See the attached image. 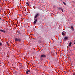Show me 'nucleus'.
Returning <instances> with one entry per match:
<instances>
[{
	"mask_svg": "<svg viewBox=\"0 0 75 75\" xmlns=\"http://www.w3.org/2000/svg\"><path fill=\"white\" fill-rule=\"evenodd\" d=\"M73 75H75V73H74V74H73Z\"/></svg>",
	"mask_w": 75,
	"mask_h": 75,
	"instance_id": "16",
	"label": "nucleus"
},
{
	"mask_svg": "<svg viewBox=\"0 0 75 75\" xmlns=\"http://www.w3.org/2000/svg\"><path fill=\"white\" fill-rule=\"evenodd\" d=\"M37 20L36 19V20H35V21H34V23H33L34 24H36V23H37Z\"/></svg>",
	"mask_w": 75,
	"mask_h": 75,
	"instance_id": "4",
	"label": "nucleus"
},
{
	"mask_svg": "<svg viewBox=\"0 0 75 75\" xmlns=\"http://www.w3.org/2000/svg\"><path fill=\"white\" fill-rule=\"evenodd\" d=\"M62 35L63 36H64V35H65V34H64V33H63V32H62Z\"/></svg>",
	"mask_w": 75,
	"mask_h": 75,
	"instance_id": "11",
	"label": "nucleus"
},
{
	"mask_svg": "<svg viewBox=\"0 0 75 75\" xmlns=\"http://www.w3.org/2000/svg\"><path fill=\"white\" fill-rule=\"evenodd\" d=\"M0 31H1V32H2V33H6V31L5 30H3L1 29L0 30Z\"/></svg>",
	"mask_w": 75,
	"mask_h": 75,
	"instance_id": "3",
	"label": "nucleus"
},
{
	"mask_svg": "<svg viewBox=\"0 0 75 75\" xmlns=\"http://www.w3.org/2000/svg\"><path fill=\"white\" fill-rule=\"evenodd\" d=\"M40 14L39 13H37L36 15L35 16V18H37V17L38 16V15Z\"/></svg>",
	"mask_w": 75,
	"mask_h": 75,
	"instance_id": "2",
	"label": "nucleus"
},
{
	"mask_svg": "<svg viewBox=\"0 0 75 75\" xmlns=\"http://www.w3.org/2000/svg\"><path fill=\"white\" fill-rule=\"evenodd\" d=\"M71 44H72V42H71L70 43H69V47H70V46H71Z\"/></svg>",
	"mask_w": 75,
	"mask_h": 75,
	"instance_id": "6",
	"label": "nucleus"
},
{
	"mask_svg": "<svg viewBox=\"0 0 75 75\" xmlns=\"http://www.w3.org/2000/svg\"><path fill=\"white\" fill-rule=\"evenodd\" d=\"M1 64V63H0V64Z\"/></svg>",
	"mask_w": 75,
	"mask_h": 75,
	"instance_id": "20",
	"label": "nucleus"
},
{
	"mask_svg": "<svg viewBox=\"0 0 75 75\" xmlns=\"http://www.w3.org/2000/svg\"><path fill=\"white\" fill-rule=\"evenodd\" d=\"M63 4H64V5L65 6H66L67 5V4H66L65 3V2H63Z\"/></svg>",
	"mask_w": 75,
	"mask_h": 75,
	"instance_id": "13",
	"label": "nucleus"
},
{
	"mask_svg": "<svg viewBox=\"0 0 75 75\" xmlns=\"http://www.w3.org/2000/svg\"><path fill=\"white\" fill-rule=\"evenodd\" d=\"M74 44H75V40H74Z\"/></svg>",
	"mask_w": 75,
	"mask_h": 75,
	"instance_id": "17",
	"label": "nucleus"
},
{
	"mask_svg": "<svg viewBox=\"0 0 75 75\" xmlns=\"http://www.w3.org/2000/svg\"><path fill=\"white\" fill-rule=\"evenodd\" d=\"M1 45H2V43H1V42L0 43V46H1Z\"/></svg>",
	"mask_w": 75,
	"mask_h": 75,
	"instance_id": "14",
	"label": "nucleus"
},
{
	"mask_svg": "<svg viewBox=\"0 0 75 75\" xmlns=\"http://www.w3.org/2000/svg\"><path fill=\"white\" fill-rule=\"evenodd\" d=\"M1 18H0V20H1Z\"/></svg>",
	"mask_w": 75,
	"mask_h": 75,
	"instance_id": "18",
	"label": "nucleus"
},
{
	"mask_svg": "<svg viewBox=\"0 0 75 75\" xmlns=\"http://www.w3.org/2000/svg\"><path fill=\"white\" fill-rule=\"evenodd\" d=\"M26 4L28 5V6H29V4H28V3L27 2L26 3Z\"/></svg>",
	"mask_w": 75,
	"mask_h": 75,
	"instance_id": "12",
	"label": "nucleus"
},
{
	"mask_svg": "<svg viewBox=\"0 0 75 75\" xmlns=\"http://www.w3.org/2000/svg\"><path fill=\"white\" fill-rule=\"evenodd\" d=\"M67 39H68V37H65L64 38V40H67Z\"/></svg>",
	"mask_w": 75,
	"mask_h": 75,
	"instance_id": "9",
	"label": "nucleus"
},
{
	"mask_svg": "<svg viewBox=\"0 0 75 75\" xmlns=\"http://www.w3.org/2000/svg\"><path fill=\"white\" fill-rule=\"evenodd\" d=\"M1 11V9H0V12Z\"/></svg>",
	"mask_w": 75,
	"mask_h": 75,
	"instance_id": "19",
	"label": "nucleus"
},
{
	"mask_svg": "<svg viewBox=\"0 0 75 75\" xmlns=\"http://www.w3.org/2000/svg\"><path fill=\"white\" fill-rule=\"evenodd\" d=\"M6 44L7 45H8V42H6Z\"/></svg>",
	"mask_w": 75,
	"mask_h": 75,
	"instance_id": "15",
	"label": "nucleus"
},
{
	"mask_svg": "<svg viewBox=\"0 0 75 75\" xmlns=\"http://www.w3.org/2000/svg\"><path fill=\"white\" fill-rule=\"evenodd\" d=\"M30 71V70H28L27 71H26V74H28V72H29Z\"/></svg>",
	"mask_w": 75,
	"mask_h": 75,
	"instance_id": "7",
	"label": "nucleus"
},
{
	"mask_svg": "<svg viewBox=\"0 0 75 75\" xmlns=\"http://www.w3.org/2000/svg\"><path fill=\"white\" fill-rule=\"evenodd\" d=\"M15 41H21V39L20 38H16L15 39Z\"/></svg>",
	"mask_w": 75,
	"mask_h": 75,
	"instance_id": "1",
	"label": "nucleus"
},
{
	"mask_svg": "<svg viewBox=\"0 0 75 75\" xmlns=\"http://www.w3.org/2000/svg\"><path fill=\"white\" fill-rule=\"evenodd\" d=\"M71 28L72 31H74V27H73V26H71Z\"/></svg>",
	"mask_w": 75,
	"mask_h": 75,
	"instance_id": "8",
	"label": "nucleus"
},
{
	"mask_svg": "<svg viewBox=\"0 0 75 75\" xmlns=\"http://www.w3.org/2000/svg\"><path fill=\"white\" fill-rule=\"evenodd\" d=\"M61 9L62 12H63V13L64 12V10H63V9L62 8H61Z\"/></svg>",
	"mask_w": 75,
	"mask_h": 75,
	"instance_id": "10",
	"label": "nucleus"
},
{
	"mask_svg": "<svg viewBox=\"0 0 75 75\" xmlns=\"http://www.w3.org/2000/svg\"><path fill=\"white\" fill-rule=\"evenodd\" d=\"M41 57H45V55H44V54H42V55H41Z\"/></svg>",
	"mask_w": 75,
	"mask_h": 75,
	"instance_id": "5",
	"label": "nucleus"
}]
</instances>
